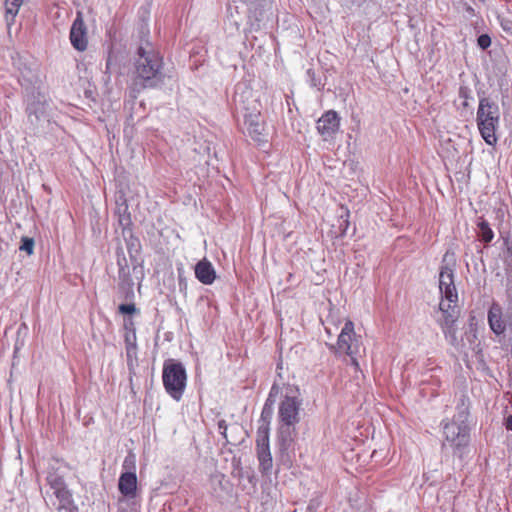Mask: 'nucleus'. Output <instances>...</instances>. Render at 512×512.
Masks as SVG:
<instances>
[{"label":"nucleus","mask_w":512,"mask_h":512,"mask_svg":"<svg viewBox=\"0 0 512 512\" xmlns=\"http://www.w3.org/2000/svg\"><path fill=\"white\" fill-rule=\"evenodd\" d=\"M170 76L164 57L148 38L141 40L132 57V79L126 95L135 101L144 90L162 89Z\"/></svg>","instance_id":"1"},{"label":"nucleus","mask_w":512,"mask_h":512,"mask_svg":"<svg viewBox=\"0 0 512 512\" xmlns=\"http://www.w3.org/2000/svg\"><path fill=\"white\" fill-rule=\"evenodd\" d=\"M19 82L24 93L28 129L35 134L42 123L48 121L50 101L41 90V81L35 73L31 71L27 75L22 73Z\"/></svg>","instance_id":"2"},{"label":"nucleus","mask_w":512,"mask_h":512,"mask_svg":"<svg viewBox=\"0 0 512 512\" xmlns=\"http://www.w3.org/2000/svg\"><path fill=\"white\" fill-rule=\"evenodd\" d=\"M476 124L485 143L489 146H495L498 141L496 132L500 127V108L492 98L484 93L479 95Z\"/></svg>","instance_id":"3"},{"label":"nucleus","mask_w":512,"mask_h":512,"mask_svg":"<svg viewBox=\"0 0 512 512\" xmlns=\"http://www.w3.org/2000/svg\"><path fill=\"white\" fill-rule=\"evenodd\" d=\"M278 405L277 422L287 426H297L301 422L303 399L298 386L287 384L282 388Z\"/></svg>","instance_id":"4"},{"label":"nucleus","mask_w":512,"mask_h":512,"mask_svg":"<svg viewBox=\"0 0 512 512\" xmlns=\"http://www.w3.org/2000/svg\"><path fill=\"white\" fill-rule=\"evenodd\" d=\"M162 382L166 393L176 402H179L187 386V372L185 366L177 360L168 359L163 364Z\"/></svg>","instance_id":"5"},{"label":"nucleus","mask_w":512,"mask_h":512,"mask_svg":"<svg viewBox=\"0 0 512 512\" xmlns=\"http://www.w3.org/2000/svg\"><path fill=\"white\" fill-rule=\"evenodd\" d=\"M443 434L445 442L448 443L454 451V454L462 457L470 441L468 424H457L449 419L442 420Z\"/></svg>","instance_id":"6"},{"label":"nucleus","mask_w":512,"mask_h":512,"mask_svg":"<svg viewBox=\"0 0 512 512\" xmlns=\"http://www.w3.org/2000/svg\"><path fill=\"white\" fill-rule=\"evenodd\" d=\"M330 349H335V353L338 354H346L350 357L351 365L355 368H359V363L356 359V355L359 352V345L356 339L354 323L351 320H347L344 323L338 335L337 344L331 345Z\"/></svg>","instance_id":"7"},{"label":"nucleus","mask_w":512,"mask_h":512,"mask_svg":"<svg viewBox=\"0 0 512 512\" xmlns=\"http://www.w3.org/2000/svg\"><path fill=\"white\" fill-rule=\"evenodd\" d=\"M438 311L441 313V316L437 318L436 321L445 338L451 343H454L457 339L456 323L459 318L457 302H449L447 299H441L438 305Z\"/></svg>","instance_id":"8"},{"label":"nucleus","mask_w":512,"mask_h":512,"mask_svg":"<svg viewBox=\"0 0 512 512\" xmlns=\"http://www.w3.org/2000/svg\"><path fill=\"white\" fill-rule=\"evenodd\" d=\"M449 253L446 252L442 259L439 270V291L441 299H447L449 302H458V292L454 283V266L448 262Z\"/></svg>","instance_id":"9"},{"label":"nucleus","mask_w":512,"mask_h":512,"mask_svg":"<svg viewBox=\"0 0 512 512\" xmlns=\"http://www.w3.org/2000/svg\"><path fill=\"white\" fill-rule=\"evenodd\" d=\"M487 321L490 330L496 335H503L507 330L512 332V309H503L493 301L487 312Z\"/></svg>","instance_id":"10"},{"label":"nucleus","mask_w":512,"mask_h":512,"mask_svg":"<svg viewBox=\"0 0 512 512\" xmlns=\"http://www.w3.org/2000/svg\"><path fill=\"white\" fill-rule=\"evenodd\" d=\"M297 435L296 426L278 423L276 431L277 460L284 464L290 462V452L294 449Z\"/></svg>","instance_id":"11"},{"label":"nucleus","mask_w":512,"mask_h":512,"mask_svg":"<svg viewBox=\"0 0 512 512\" xmlns=\"http://www.w3.org/2000/svg\"><path fill=\"white\" fill-rule=\"evenodd\" d=\"M69 39L73 48L83 52L88 46L87 28L80 12L77 13L70 28Z\"/></svg>","instance_id":"12"},{"label":"nucleus","mask_w":512,"mask_h":512,"mask_svg":"<svg viewBox=\"0 0 512 512\" xmlns=\"http://www.w3.org/2000/svg\"><path fill=\"white\" fill-rule=\"evenodd\" d=\"M339 126L340 118L334 110L325 112L317 121V130L325 140L332 138Z\"/></svg>","instance_id":"13"},{"label":"nucleus","mask_w":512,"mask_h":512,"mask_svg":"<svg viewBox=\"0 0 512 512\" xmlns=\"http://www.w3.org/2000/svg\"><path fill=\"white\" fill-rule=\"evenodd\" d=\"M66 468H68V465L59 459H54L49 463L46 482L50 490H55L66 485L64 480V469Z\"/></svg>","instance_id":"14"},{"label":"nucleus","mask_w":512,"mask_h":512,"mask_svg":"<svg viewBox=\"0 0 512 512\" xmlns=\"http://www.w3.org/2000/svg\"><path fill=\"white\" fill-rule=\"evenodd\" d=\"M281 392H282L281 386L279 385V383H277V381H274V383L272 384V386L269 390V393L265 400V403L262 407V411H261L260 419H259L260 425L270 426L272 416L274 413V404L276 402L278 395Z\"/></svg>","instance_id":"15"},{"label":"nucleus","mask_w":512,"mask_h":512,"mask_svg":"<svg viewBox=\"0 0 512 512\" xmlns=\"http://www.w3.org/2000/svg\"><path fill=\"white\" fill-rule=\"evenodd\" d=\"M137 483V475L135 472H123L118 479V490L126 499L135 498Z\"/></svg>","instance_id":"16"},{"label":"nucleus","mask_w":512,"mask_h":512,"mask_svg":"<svg viewBox=\"0 0 512 512\" xmlns=\"http://www.w3.org/2000/svg\"><path fill=\"white\" fill-rule=\"evenodd\" d=\"M52 494L58 501L56 509L61 512H78L79 509L77 505L74 503L73 495L71 491L68 489L67 485L60 487L58 489L52 490Z\"/></svg>","instance_id":"17"},{"label":"nucleus","mask_w":512,"mask_h":512,"mask_svg":"<svg viewBox=\"0 0 512 512\" xmlns=\"http://www.w3.org/2000/svg\"><path fill=\"white\" fill-rule=\"evenodd\" d=\"M194 272L196 279L204 285H211L216 279V271L206 258L196 263Z\"/></svg>","instance_id":"18"},{"label":"nucleus","mask_w":512,"mask_h":512,"mask_svg":"<svg viewBox=\"0 0 512 512\" xmlns=\"http://www.w3.org/2000/svg\"><path fill=\"white\" fill-rule=\"evenodd\" d=\"M131 329L124 334V343L129 367L133 365V359L137 357V337L133 321H130Z\"/></svg>","instance_id":"19"},{"label":"nucleus","mask_w":512,"mask_h":512,"mask_svg":"<svg viewBox=\"0 0 512 512\" xmlns=\"http://www.w3.org/2000/svg\"><path fill=\"white\" fill-rule=\"evenodd\" d=\"M244 124L248 135L256 142H261L262 128L259 123V113H249L244 115Z\"/></svg>","instance_id":"20"},{"label":"nucleus","mask_w":512,"mask_h":512,"mask_svg":"<svg viewBox=\"0 0 512 512\" xmlns=\"http://www.w3.org/2000/svg\"><path fill=\"white\" fill-rule=\"evenodd\" d=\"M257 460L259 462V471L263 476H269L272 473L273 458L270 447L256 448Z\"/></svg>","instance_id":"21"},{"label":"nucleus","mask_w":512,"mask_h":512,"mask_svg":"<svg viewBox=\"0 0 512 512\" xmlns=\"http://www.w3.org/2000/svg\"><path fill=\"white\" fill-rule=\"evenodd\" d=\"M122 236L124 238L131 261L137 262V258L142 248L139 238L133 234L132 230H130L129 232L123 231Z\"/></svg>","instance_id":"22"},{"label":"nucleus","mask_w":512,"mask_h":512,"mask_svg":"<svg viewBox=\"0 0 512 512\" xmlns=\"http://www.w3.org/2000/svg\"><path fill=\"white\" fill-rule=\"evenodd\" d=\"M469 405V398L462 395L456 405V414L451 421L457 424H467L469 417Z\"/></svg>","instance_id":"23"},{"label":"nucleus","mask_w":512,"mask_h":512,"mask_svg":"<svg viewBox=\"0 0 512 512\" xmlns=\"http://www.w3.org/2000/svg\"><path fill=\"white\" fill-rule=\"evenodd\" d=\"M24 0H5V21L8 27L14 24L15 18L19 13Z\"/></svg>","instance_id":"24"},{"label":"nucleus","mask_w":512,"mask_h":512,"mask_svg":"<svg viewBox=\"0 0 512 512\" xmlns=\"http://www.w3.org/2000/svg\"><path fill=\"white\" fill-rule=\"evenodd\" d=\"M477 227L479 230L478 237L480 241L485 244H489L494 238V232L491 229L489 222L484 218H480L477 223Z\"/></svg>","instance_id":"25"},{"label":"nucleus","mask_w":512,"mask_h":512,"mask_svg":"<svg viewBox=\"0 0 512 512\" xmlns=\"http://www.w3.org/2000/svg\"><path fill=\"white\" fill-rule=\"evenodd\" d=\"M255 442L256 448L270 447V426L259 424Z\"/></svg>","instance_id":"26"},{"label":"nucleus","mask_w":512,"mask_h":512,"mask_svg":"<svg viewBox=\"0 0 512 512\" xmlns=\"http://www.w3.org/2000/svg\"><path fill=\"white\" fill-rule=\"evenodd\" d=\"M118 221H119V225L122 228V232L123 231L129 232L130 230H132V228H131L132 220H131V215L128 211L127 205L124 206L122 212L119 210Z\"/></svg>","instance_id":"27"},{"label":"nucleus","mask_w":512,"mask_h":512,"mask_svg":"<svg viewBox=\"0 0 512 512\" xmlns=\"http://www.w3.org/2000/svg\"><path fill=\"white\" fill-rule=\"evenodd\" d=\"M306 80L312 88H316L319 91L324 88V83H322L321 78L316 75L312 68L307 69Z\"/></svg>","instance_id":"28"},{"label":"nucleus","mask_w":512,"mask_h":512,"mask_svg":"<svg viewBox=\"0 0 512 512\" xmlns=\"http://www.w3.org/2000/svg\"><path fill=\"white\" fill-rule=\"evenodd\" d=\"M118 277L120 281V286H122L123 288L127 287L128 289L132 288L133 281L129 269H118Z\"/></svg>","instance_id":"29"},{"label":"nucleus","mask_w":512,"mask_h":512,"mask_svg":"<svg viewBox=\"0 0 512 512\" xmlns=\"http://www.w3.org/2000/svg\"><path fill=\"white\" fill-rule=\"evenodd\" d=\"M34 239L30 237H22L21 244L19 246L20 251L26 252L28 255H32L34 252Z\"/></svg>","instance_id":"30"},{"label":"nucleus","mask_w":512,"mask_h":512,"mask_svg":"<svg viewBox=\"0 0 512 512\" xmlns=\"http://www.w3.org/2000/svg\"><path fill=\"white\" fill-rule=\"evenodd\" d=\"M459 98L463 99V107H469V101L473 100L471 89L467 86H461L459 88Z\"/></svg>","instance_id":"31"},{"label":"nucleus","mask_w":512,"mask_h":512,"mask_svg":"<svg viewBox=\"0 0 512 512\" xmlns=\"http://www.w3.org/2000/svg\"><path fill=\"white\" fill-rule=\"evenodd\" d=\"M348 217H349V211H346L345 215H341L339 217L338 227H339L340 235L341 236H346L347 235L348 228H349V225H350Z\"/></svg>","instance_id":"32"},{"label":"nucleus","mask_w":512,"mask_h":512,"mask_svg":"<svg viewBox=\"0 0 512 512\" xmlns=\"http://www.w3.org/2000/svg\"><path fill=\"white\" fill-rule=\"evenodd\" d=\"M118 269H129V265L124 254L123 248L119 247L116 251Z\"/></svg>","instance_id":"33"},{"label":"nucleus","mask_w":512,"mask_h":512,"mask_svg":"<svg viewBox=\"0 0 512 512\" xmlns=\"http://www.w3.org/2000/svg\"><path fill=\"white\" fill-rule=\"evenodd\" d=\"M477 46L482 50L488 49L491 46V37L486 33L479 35L477 38Z\"/></svg>","instance_id":"34"},{"label":"nucleus","mask_w":512,"mask_h":512,"mask_svg":"<svg viewBox=\"0 0 512 512\" xmlns=\"http://www.w3.org/2000/svg\"><path fill=\"white\" fill-rule=\"evenodd\" d=\"M118 310L121 314L124 315H132L137 311L136 306L133 303L120 304Z\"/></svg>","instance_id":"35"},{"label":"nucleus","mask_w":512,"mask_h":512,"mask_svg":"<svg viewBox=\"0 0 512 512\" xmlns=\"http://www.w3.org/2000/svg\"><path fill=\"white\" fill-rule=\"evenodd\" d=\"M218 429H219V432L222 435L223 439L226 442H229L228 437H227L228 425L225 420L218 421Z\"/></svg>","instance_id":"36"},{"label":"nucleus","mask_w":512,"mask_h":512,"mask_svg":"<svg viewBox=\"0 0 512 512\" xmlns=\"http://www.w3.org/2000/svg\"><path fill=\"white\" fill-rule=\"evenodd\" d=\"M500 26L506 32H512V21L506 18L500 19Z\"/></svg>","instance_id":"37"},{"label":"nucleus","mask_w":512,"mask_h":512,"mask_svg":"<svg viewBox=\"0 0 512 512\" xmlns=\"http://www.w3.org/2000/svg\"><path fill=\"white\" fill-rule=\"evenodd\" d=\"M464 9H465V12L467 13V15L469 17L475 16V9L472 6H470L468 4H465V8Z\"/></svg>","instance_id":"38"},{"label":"nucleus","mask_w":512,"mask_h":512,"mask_svg":"<svg viewBox=\"0 0 512 512\" xmlns=\"http://www.w3.org/2000/svg\"><path fill=\"white\" fill-rule=\"evenodd\" d=\"M504 425L508 431H512V414L505 419Z\"/></svg>","instance_id":"39"},{"label":"nucleus","mask_w":512,"mask_h":512,"mask_svg":"<svg viewBox=\"0 0 512 512\" xmlns=\"http://www.w3.org/2000/svg\"><path fill=\"white\" fill-rule=\"evenodd\" d=\"M346 2H350L352 4L360 5L364 0H345Z\"/></svg>","instance_id":"40"},{"label":"nucleus","mask_w":512,"mask_h":512,"mask_svg":"<svg viewBox=\"0 0 512 512\" xmlns=\"http://www.w3.org/2000/svg\"><path fill=\"white\" fill-rule=\"evenodd\" d=\"M130 321H131V320H129V321H125V323H124V328H125L126 332H127V331H129V330L131 329Z\"/></svg>","instance_id":"41"},{"label":"nucleus","mask_w":512,"mask_h":512,"mask_svg":"<svg viewBox=\"0 0 512 512\" xmlns=\"http://www.w3.org/2000/svg\"><path fill=\"white\" fill-rule=\"evenodd\" d=\"M22 329H25V330L27 329L26 324L23 323V324L20 325V327L18 329V333H20Z\"/></svg>","instance_id":"42"},{"label":"nucleus","mask_w":512,"mask_h":512,"mask_svg":"<svg viewBox=\"0 0 512 512\" xmlns=\"http://www.w3.org/2000/svg\"><path fill=\"white\" fill-rule=\"evenodd\" d=\"M244 1L248 4H253V3L257 2L258 0H244Z\"/></svg>","instance_id":"43"},{"label":"nucleus","mask_w":512,"mask_h":512,"mask_svg":"<svg viewBox=\"0 0 512 512\" xmlns=\"http://www.w3.org/2000/svg\"><path fill=\"white\" fill-rule=\"evenodd\" d=\"M109 66H110V57L107 59V62H106L107 69H109Z\"/></svg>","instance_id":"44"},{"label":"nucleus","mask_w":512,"mask_h":512,"mask_svg":"<svg viewBox=\"0 0 512 512\" xmlns=\"http://www.w3.org/2000/svg\"><path fill=\"white\" fill-rule=\"evenodd\" d=\"M252 480H253V476H250L249 481L252 482Z\"/></svg>","instance_id":"45"},{"label":"nucleus","mask_w":512,"mask_h":512,"mask_svg":"<svg viewBox=\"0 0 512 512\" xmlns=\"http://www.w3.org/2000/svg\"><path fill=\"white\" fill-rule=\"evenodd\" d=\"M479 1H480V2H482V3H484V2H485V0H479Z\"/></svg>","instance_id":"46"}]
</instances>
